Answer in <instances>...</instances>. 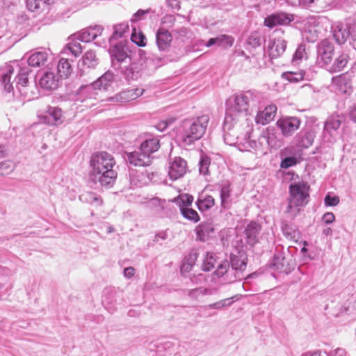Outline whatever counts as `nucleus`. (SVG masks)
Wrapping results in <instances>:
<instances>
[{
	"instance_id": "1",
	"label": "nucleus",
	"mask_w": 356,
	"mask_h": 356,
	"mask_svg": "<svg viewBox=\"0 0 356 356\" xmlns=\"http://www.w3.org/2000/svg\"><path fill=\"white\" fill-rule=\"evenodd\" d=\"M91 175L102 186H113L118 177V172L113 169L115 165L114 157L102 152L93 154L90 159Z\"/></svg>"
},
{
	"instance_id": "2",
	"label": "nucleus",
	"mask_w": 356,
	"mask_h": 356,
	"mask_svg": "<svg viewBox=\"0 0 356 356\" xmlns=\"http://www.w3.org/2000/svg\"><path fill=\"white\" fill-rule=\"evenodd\" d=\"M309 185L303 180L292 182L289 188V198L286 212L293 217L296 216L301 208L307 204L309 200Z\"/></svg>"
},
{
	"instance_id": "3",
	"label": "nucleus",
	"mask_w": 356,
	"mask_h": 356,
	"mask_svg": "<svg viewBox=\"0 0 356 356\" xmlns=\"http://www.w3.org/2000/svg\"><path fill=\"white\" fill-rule=\"evenodd\" d=\"M209 120V116L204 114L186 122L184 126L182 142L189 145L200 139L206 132Z\"/></svg>"
},
{
	"instance_id": "4",
	"label": "nucleus",
	"mask_w": 356,
	"mask_h": 356,
	"mask_svg": "<svg viewBox=\"0 0 356 356\" xmlns=\"http://www.w3.org/2000/svg\"><path fill=\"white\" fill-rule=\"evenodd\" d=\"M249 109V98L244 94L234 95L229 100L227 115L232 118L233 120H238L239 118L247 115Z\"/></svg>"
},
{
	"instance_id": "5",
	"label": "nucleus",
	"mask_w": 356,
	"mask_h": 356,
	"mask_svg": "<svg viewBox=\"0 0 356 356\" xmlns=\"http://www.w3.org/2000/svg\"><path fill=\"white\" fill-rule=\"evenodd\" d=\"M300 120L297 117L286 116L280 118L276 125L281 130L283 136L290 137L300 128Z\"/></svg>"
},
{
	"instance_id": "6",
	"label": "nucleus",
	"mask_w": 356,
	"mask_h": 356,
	"mask_svg": "<svg viewBox=\"0 0 356 356\" xmlns=\"http://www.w3.org/2000/svg\"><path fill=\"white\" fill-rule=\"evenodd\" d=\"M350 29H355L356 35L355 24H345L341 22H335L332 26V35L335 41L339 44H344L350 33Z\"/></svg>"
},
{
	"instance_id": "7",
	"label": "nucleus",
	"mask_w": 356,
	"mask_h": 356,
	"mask_svg": "<svg viewBox=\"0 0 356 356\" xmlns=\"http://www.w3.org/2000/svg\"><path fill=\"white\" fill-rule=\"evenodd\" d=\"M261 230V225L256 221L250 222L244 229V239L250 246H254L259 242V236Z\"/></svg>"
},
{
	"instance_id": "8",
	"label": "nucleus",
	"mask_w": 356,
	"mask_h": 356,
	"mask_svg": "<svg viewBox=\"0 0 356 356\" xmlns=\"http://www.w3.org/2000/svg\"><path fill=\"white\" fill-rule=\"evenodd\" d=\"M47 115H40L38 116L40 122L49 125H58L63 122L62 110L58 107H49Z\"/></svg>"
},
{
	"instance_id": "9",
	"label": "nucleus",
	"mask_w": 356,
	"mask_h": 356,
	"mask_svg": "<svg viewBox=\"0 0 356 356\" xmlns=\"http://www.w3.org/2000/svg\"><path fill=\"white\" fill-rule=\"evenodd\" d=\"M97 59L95 51L89 50L83 56L81 63L79 64L80 75L83 76L95 69L97 65Z\"/></svg>"
},
{
	"instance_id": "10",
	"label": "nucleus",
	"mask_w": 356,
	"mask_h": 356,
	"mask_svg": "<svg viewBox=\"0 0 356 356\" xmlns=\"http://www.w3.org/2000/svg\"><path fill=\"white\" fill-rule=\"evenodd\" d=\"M277 107L271 104L266 106L264 110L259 111L255 116V122L259 124L266 125L274 120L277 114Z\"/></svg>"
},
{
	"instance_id": "11",
	"label": "nucleus",
	"mask_w": 356,
	"mask_h": 356,
	"mask_svg": "<svg viewBox=\"0 0 356 356\" xmlns=\"http://www.w3.org/2000/svg\"><path fill=\"white\" fill-rule=\"evenodd\" d=\"M186 162L181 158H175L170 163L168 175L172 180H177L186 172Z\"/></svg>"
},
{
	"instance_id": "12",
	"label": "nucleus",
	"mask_w": 356,
	"mask_h": 356,
	"mask_svg": "<svg viewBox=\"0 0 356 356\" xmlns=\"http://www.w3.org/2000/svg\"><path fill=\"white\" fill-rule=\"evenodd\" d=\"M59 77H56L52 72H45L39 79V86L47 90H54L58 88Z\"/></svg>"
},
{
	"instance_id": "13",
	"label": "nucleus",
	"mask_w": 356,
	"mask_h": 356,
	"mask_svg": "<svg viewBox=\"0 0 356 356\" xmlns=\"http://www.w3.org/2000/svg\"><path fill=\"white\" fill-rule=\"evenodd\" d=\"M291 20V17L285 13H276L267 16L264 20V25L273 28L277 25L288 24Z\"/></svg>"
},
{
	"instance_id": "14",
	"label": "nucleus",
	"mask_w": 356,
	"mask_h": 356,
	"mask_svg": "<svg viewBox=\"0 0 356 356\" xmlns=\"http://www.w3.org/2000/svg\"><path fill=\"white\" fill-rule=\"evenodd\" d=\"M195 232L197 240L206 241L213 234L214 228L211 222H203L196 227Z\"/></svg>"
},
{
	"instance_id": "15",
	"label": "nucleus",
	"mask_w": 356,
	"mask_h": 356,
	"mask_svg": "<svg viewBox=\"0 0 356 356\" xmlns=\"http://www.w3.org/2000/svg\"><path fill=\"white\" fill-rule=\"evenodd\" d=\"M286 48V42L282 38H275L269 47V56L272 59L277 58L284 54Z\"/></svg>"
},
{
	"instance_id": "16",
	"label": "nucleus",
	"mask_w": 356,
	"mask_h": 356,
	"mask_svg": "<svg viewBox=\"0 0 356 356\" xmlns=\"http://www.w3.org/2000/svg\"><path fill=\"white\" fill-rule=\"evenodd\" d=\"M129 163L134 166H147L149 165L152 160L150 156L146 155L143 152H131L127 156Z\"/></svg>"
},
{
	"instance_id": "17",
	"label": "nucleus",
	"mask_w": 356,
	"mask_h": 356,
	"mask_svg": "<svg viewBox=\"0 0 356 356\" xmlns=\"http://www.w3.org/2000/svg\"><path fill=\"white\" fill-rule=\"evenodd\" d=\"M318 53L322 61L328 65L331 63L334 55V47L328 41H323L319 46Z\"/></svg>"
},
{
	"instance_id": "18",
	"label": "nucleus",
	"mask_w": 356,
	"mask_h": 356,
	"mask_svg": "<svg viewBox=\"0 0 356 356\" xmlns=\"http://www.w3.org/2000/svg\"><path fill=\"white\" fill-rule=\"evenodd\" d=\"M172 40L170 33L164 29H159L156 33V44L160 50H166L170 46Z\"/></svg>"
},
{
	"instance_id": "19",
	"label": "nucleus",
	"mask_w": 356,
	"mask_h": 356,
	"mask_svg": "<svg viewBox=\"0 0 356 356\" xmlns=\"http://www.w3.org/2000/svg\"><path fill=\"white\" fill-rule=\"evenodd\" d=\"M103 27L101 26H95L88 29L83 30L79 34V38L84 42H89L94 40L98 35H100L103 31Z\"/></svg>"
},
{
	"instance_id": "20",
	"label": "nucleus",
	"mask_w": 356,
	"mask_h": 356,
	"mask_svg": "<svg viewBox=\"0 0 356 356\" xmlns=\"http://www.w3.org/2000/svg\"><path fill=\"white\" fill-rule=\"evenodd\" d=\"M73 72V68L69 60L60 58L57 65V73L60 79H66L70 77Z\"/></svg>"
},
{
	"instance_id": "21",
	"label": "nucleus",
	"mask_w": 356,
	"mask_h": 356,
	"mask_svg": "<svg viewBox=\"0 0 356 356\" xmlns=\"http://www.w3.org/2000/svg\"><path fill=\"white\" fill-rule=\"evenodd\" d=\"M332 83L342 93L349 92L352 88L350 79L343 74L333 77Z\"/></svg>"
},
{
	"instance_id": "22",
	"label": "nucleus",
	"mask_w": 356,
	"mask_h": 356,
	"mask_svg": "<svg viewBox=\"0 0 356 356\" xmlns=\"http://www.w3.org/2000/svg\"><path fill=\"white\" fill-rule=\"evenodd\" d=\"M48 55L44 51H37L31 54L28 58L29 65L33 67L43 66L47 61Z\"/></svg>"
},
{
	"instance_id": "23",
	"label": "nucleus",
	"mask_w": 356,
	"mask_h": 356,
	"mask_svg": "<svg viewBox=\"0 0 356 356\" xmlns=\"http://www.w3.org/2000/svg\"><path fill=\"white\" fill-rule=\"evenodd\" d=\"M160 147L159 140L149 138L145 140L140 145V151L150 156L151 154L156 152Z\"/></svg>"
},
{
	"instance_id": "24",
	"label": "nucleus",
	"mask_w": 356,
	"mask_h": 356,
	"mask_svg": "<svg viewBox=\"0 0 356 356\" xmlns=\"http://www.w3.org/2000/svg\"><path fill=\"white\" fill-rule=\"evenodd\" d=\"M231 265L232 269L236 271L237 273L243 272L247 266V257L243 254L232 255L231 256Z\"/></svg>"
},
{
	"instance_id": "25",
	"label": "nucleus",
	"mask_w": 356,
	"mask_h": 356,
	"mask_svg": "<svg viewBox=\"0 0 356 356\" xmlns=\"http://www.w3.org/2000/svg\"><path fill=\"white\" fill-rule=\"evenodd\" d=\"M348 56L345 54H340L330 65L329 70L331 72H338L342 71L347 65Z\"/></svg>"
},
{
	"instance_id": "26",
	"label": "nucleus",
	"mask_w": 356,
	"mask_h": 356,
	"mask_svg": "<svg viewBox=\"0 0 356 356\" xmlns=\"http://www.w3.org/2000/svg\"><path fill=\"white\" fill-rule=\"evenodd\" d=\"M172 202L176 203L181 211L183 208H188L192 204L193 197L191 195L183 193L175 197Z\"/></svg>"
},
{
	"instance_id": "27",
	"label": "nucleus",
	"mask_w": 356,
	"mask_h": 356,
	"mask_svg": "<svg viewBox=\"0 0 356 356\" xmlns=\"http://www.w3.org/2000/svg\"><path fill=\"white\" fill-rule=\"evenodd\" d=\"M341 124V119L339 115L330 116L325 123V129L330 132L337 130Z\"/></svg>"
},
{
	"instance_id": "28",
	"label": "nucleus",
	"mask_w": 356,
	"mask_h": 356,
	"mask_svg": "<svg viewBox=\"0 0 356 356\" xmlns=\"http://www.w3.org/2000/svg\"><path fill=\"white\" fill-rule=\"evenodd\" d=\"M112 79L113 75L110 73H106L92 83V88H98L99 89L103 88L106 90L107 86H109Z\"/></svg>"
},
{
	"instance_id": "29",
	"label": "nucleus",
	"mask_w": 356,
	"mask_h": 356,
	"mask_svg": "<svg viewBox=\"0 0 356 356\" xmlns=\"http://www.w3.org/2000/svg\"><path fill=\"white\" fill-rule=\"evenodd\" d=\"M197 204L200 211H206L214 206L215 200L212 196L207 195L203 198H199Z\"/></svg>"
},
{
	"instance_id": "30",
	"label": "nucleus",
	"mask_w": 356,
	"mask_h": 356,
	"mask_svg": "<svg viewBox=\"0 0 356 356\" xmlns=\"http://www.w3.org/2000/svg\"><path fill=\"white\" fill-rule=\"evenodd\" d=\"M111 54L112 56L120 62L124 61L127 57V51L124 47L120 44H118L113 47L111 49Z\"/></svg>"
},
{
	"instance_id": "31",
	"label": "nucleus",
	"mask_w": 356,
	"mask_h": 356,
	"mask_svg": "<svg viewBox=\"0 0 356 356\" xmlns=\"http://www.w3.org/2000/svg\"><path fill=\"white\" fill-rule=\"evenodd\" d=\"M131 40L133 42L139 47H145L146 45V37L141 31L136 30V28L133 29Z\"/></svg>"
},
{
	"instance_id": "32",
	"label": "nucleus",
	"mask_w": 356,
	"mask_h": 356,
	"mask_svg": "<svg viewBox=\"0 0 356 356\" xmlns=\"http://www.w3.org/2000/svg\"><path fill=\"white\" fill-rule=\"evenodd\" d=\"M304 75V72L300 70L298 72H286L282 76L290 82H298L303 80Z\"/></svg>"
},
{
	"instance_id": "33",
	"label": "nucleus",
	"mask_w": 356,
	"mask_h": 356,
	"mask_svg": "<svg viewBox=\"0 0 356 356\" xmlns=\"http://www.w3.org/2000/svg\"><path fill=\"white\" fill-rule=\"evenodd\" d=\"M180 211L182 216L189 220L197 222L200 219L197 212L190 207L183 208Z\"/></svg>"
},
{
	"instance_id": "34",
	"label": "nucleus",
	"mask_w": 356,
	"mask_h": 356,
	"mask_svg": "<svg viewBox=\"0 0 356 356\" xmlns=\"http://www.w3.org/2000/svg\"><path fill=\"white\" fill-rule=\"evenodd\" d=\"M216 40L217 44L224 48L231 47L234 42V39L232 36L225 34L216 37Z\"/></svg>"
},
{
	"instance_id": "35",
	"label": "nucleus",
	"mask_w": 356,
	"mask_h": 356,
	"mask_svg": "<svg viewBox=\"0 0 356 356\" xmlns=\"http://www.w3.org/2000/svg\"><path fill=\"white\" fill-rule=\"evenodd\" d=\"M13 69H8L5 73L1 75V80L3 83L4 89L8 92H10L13 90V87L10 83L11 74Z\"/></svg>"
},
{
	"instance_id": "36",
	"label": "nucleus",
	"mask_w": 356,
	"mask_h": 356,
	"mask_svg": "<svg viewBox=\"0 0 356 356\" xmlns=\"http://www.w3.org/2000/svg\"><path fill=\"white\" fill-rule=\"evenodd\" d=\"M14 169L15 165L11 161H6L0 163V175L1 176L10 175L13 172Z\"/></svg>"
},
{
	"instance_id": "37",
	"label": "nucleus",
	"mask_w": 356,
	"mask_h": 356,
	"mask_svg": "<svg viewBox=\"0 0 356 356\" xmlns=\"http://www.w3.org/2000/svg\"><path fill=\"white\" fill-rule=\"evenodd\" d=\"M114 31L112 35L113 38H120L128 31L129 26L127 24L122 23L114 26Z\"/></svg>"
},
{
	"instance_id": "38",
	"label": "nucleus",
	"mask_w": 356,
	"mask_h": 356,
	"mask_svg": "<svg viewBox=\"0 0 356 356\" xmlns=\"http://www.w3.org/2000/svg\"><path fill=\"white\" fill-rule=\"evenodd\" d=\"M66 49L74 56H78L81 53V46L78 42H72L67 44Z\"/></svg>"
},
{
	"instance_id": "39",
	"label": "nucleus",
	"mask_w": 356,
	"mask_h": 356,
	"mask_svg": "<svg viewBox=\"0 0 356 356\" xmlns=\"http://www.w3.org/2000/svg\"><path fill=\"white\" fill-rule=\"evenodd\" d=\"M143 92H144L143 89L136 88V89L127 90V92H124V97L128 100H134V99L138 98V97L141 96L143 95Z\"/></svg>"
},
{
	"instance_id": "40",
	"label": "nucleus",
	"mask_w": 356,
	"mask_h": 356,
	"mask_svg": "<svg viewBox=\"0 0 356 356\" xmlns=\"http://www.w3.org/2000/svg\"><path fill=\"white\" fill-rule=\"evenodd\" d=\"M216 260L212 255L207 254L203 262V269L205 271H209L215 266Z\"/></svg>"
},
{
	"instance_id": "41",
	"label": "nucleus",
	"mask_w": 356,
	"mask_h": 356,
	"mask_svg": "<svg viewBox=\"0 0 356 356\" xmlns=\"http://www.w3.org/2000/svg\"><path fill=\"white\" fill-rule=\"evenodd\" d=\"M314 141V135L312 133L307 132L302 136V140L300 142V146L303 147H308L311 146Z\"/></svg>"
},
{
	"instance_id": "42",
	"label": "nucleus",
	"mask_w": 356,
	"mask_h": 356,
	"mask_svg": "<svg viewBox=\"0 0 356 356\" xmlns=\"http://www.w3.org/2000/svg\"><path fill=\"white\" fill-rule=\"evenodd\" d=\"M229 266V264L227 261H223L221 264H220L217 269L215 271V273L218 277L223 276L227 271Z\"/></svg>"
},
{
	"instance_id": "43",
	"label": "nucleus",
	"mask_w": 356,
	"mask_h": 356,
	"mask_svg": "<svg viewBox=\"0 0 356 356\" xmlns=\"http://www.w3.org/2000/svg\"><path fill=\"white\" fill-rule=\"evenodd\" d=\"M298 160L296 157L289 156L283 159L281 162L280 167L282 168H289L291 166L296 165Z\"/></svg>"
},
{
	"instance_id": "44",
	"label": "nucleus",
	"mask_w": 356,
	"mask_h": 356,
	"mask_svg": "<svg viewBox=\"0 0 356 356\" xmlns=\"http://www.w3.org/2000/svg\"><path fill=\"white\" fill-rule=\"evenodd\" d=\"M339 203V197L338 196L331 197L327 195L325 197V204L326 206H336Z\"/></svg>"
},
{
	"instance_id": "45",
	"label": "nucleus",
	"mask_w": 356,
	"mask_h": 356,
	"mask_svg": "<svg viewBox=\"0 0 356 356\" xmlns=\"http://www.w3.org/2000/svg\"><path fill=\"white\" fill-rule=\"evenodd\" d=\"M200 171L202 174H207L209 172V160L208 158H202L200 162Z\"/></svg>"
},
{
	"instance_id": "46",
	"label": "nucleus",
	"mask_w": 356,
	"mask_h": 356,
	"mask_svg": "<svg viewBox=\"0 0 356 356\" xmlns=\"http://www.w3.org/2000/svg\"><path fill=\"white\" fill-rule=\"evenodd\" d=\"M149 12V10H138L132 17L131 21L132 22H138L147 13Z\"/></svg>"
},
{
	"instance_id": "47",
	"label": "nucleus",
	"mask_w": 356,
	"mask_h": 356,
	"mask_svg": "<svg viewBox=\"0 0 356 356\" xmlns=\"http://www.w3.org/2000/svg\"><path fill=\"white\" fill-rule=\"evenodd\" d=\"M305 56V49L302 47H299L294 54L293 60L295 61L300 60L304 58Z\"/></svg>"
},
{
	"instance_id": "48",
	"label": "nucleus",
	"mask_w": 356,
	"mask_h": 356,
	"mask_svg": "<svg viewBox=\"0 0 356 356\" xmlns=\"http://www.w3.org/2000/svg\"><path fill=\"white\" fill-rule=\"evenodd\" d=\"M88 197L86 201L92 203L93 202H97L99 204H102V200L99 197H97L93 193H89L87 195Z\"/></svg>"
},
{
	"instance_id": "49",
	"label": "nucleus",
	"mask_w": 356,
	"mask_h": 356,
	"mask_svg": "<svg viewBox=\"0 0 356 356\" xmlns=\"http://www.w3.org/2000/svg\"><path fill=\"white\" fill-rule=\"evenodd\" d=\"M334 220H335V216L331 212H327V213H325L323 216V221L325 224L332 223L334 221Z\"/></svg>"
},
{
	"instance_id": "50",
	"label": "nucleus",
	"mask_w": 356,
	"mask_h": 356,
	"mask_svg": "<svg viewBox=\"0 0 356 356\" xmlns=\"http://www.w3.org/2000/svg\"><path fill=\"white\" fill-rule=\"evenodd\" d=\"M230 196V190L229 187H223L221 190L220 197L222 202H224Z\"/></svg>"
},
{
	"instance_id": "51",
	"label": "nucleus",
	"mask_w": 356,
	"mask_h": 356,
	"mask_svg": "<svg viewBox=\"0 0 356 356\" xmlns=\"http://www.w3.org/2000/svg\"><path fill=\"white\" fill-rule=\"evenodd\" d=\"M29 82L28 76L25 74H21L18 76L17 83L22 86H26Z\"/></svg>"
},
{
	"instance_id": "52",
	"label": "nucleus",
	"mask_w": 356,
	"mask_h": 356,
	"mask_svg": "<svg viewBox=\"0 0 356 356\" xmlns=\"http://www.w3.org/2000/svg\"><path fill=\"white\" fill-rule=\"evenodd\" d=\"M135 273V269L133 267H127L124 270V275L125 277L130 278Z\"/></svg>"
},
{
	"instance_id": "53",
	"label": "nucleus",
	"mask_w": 356,
	"mask_h": 356,
	"mask_svg": "<svg viewBox=\"0 0 356 356\" xmlns=\"http://www.w3.org/2000/svg\"><path fill=\"white\" fill-rule=\"evenodd\" d=\"M318 0H302L301 3L306 8L312 9L313 4Z\"/></svg>"
},
{
	"instance_id": "54",
	"label": "nucleus",
	"mask_w": 356,
	"mask_h": 356,
	"mask_svg": "<svg viewBox=\"0 0 356 356\" xmlns=\"http://www.w3.org/2000/svg\"><path fill=\"white\" fill-rule=\"evenodd\" d=\"M215 44H217V40L216 38H210L209 41L207 43V47H211Z\"/></svg>"
},
{
	"instance_id": "55",
	"label": "nucleus",
	"mask_w": 356,
	"mask_h": 356,
	"mask_svg": "<svg viewBox=\"0 0 356 356\" xmlns=\"http://www.w3.org/2000/svg\"><path fill=\"white\" fill-rule=\"evenodd\" d=\"M350 115L351 119L356 122V106H354L353 109L351 111Z\"/></svg>"
},
{
	"instance_id": "56",
	"label": "nucleus",
	"mask_w": 356,
	"mask_h": 356,
	"mask_svg": "<svg viewBox=\"0 0 356 356\" xmlns=\"http://www.w3.org/2000/svg\"><path fill=\"white\" fill-rule=\"evenodd\" d=\"M6 148L3 145H0V158L6 156Z\"/></svg>"
},
{
	"instance_id": "57",
	"label": "nucleus",
	"mask_w": 356,
	"mask_h": 356,
	"mask_svg": "<svg viewBox=\"0 0 356 356\" xmlns=\"http://www.w3.org/2000/svg\"><path fill=\"white\" fill-rule=\"evenodd\" d=\"M302 356H321V353L318 351L313 353H307L303 354Z\"/></svg>"
},
{
	"instance_id": "58",
	"label": "nucleus",
	"mask_w": 356,
	"mask_h": 356,
	"mask_svg": "<svg viewBox=\"0 0 356 356\" xmlns=\"http://www.w3.org/2000/svg\"><path fill=\"white\" fill-rule=\"evenodd\" d=\"M324 233L326 235L331 234H332V229L330 228H327L324 231Z\"/></svg>"
},
{
	"instance_id": "59",
	"label": "nucleus",
	"mask_w": 356,
	"mask_h": 356,
	"mask_svg": "<svg viewBox=\"0 0 356 356\" xmlns=\"http://www.w3.org/2000/svg\"><path fill=\"white\" fill-rule=\"evenodd\" d=\"M112 230H113V228L110 227L109 232H112Z\"/></svg>"
}]
</instances>
